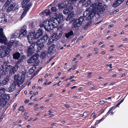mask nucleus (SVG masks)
Returning <instances> with one entry per match:
<instances>
[{
	"mask_svg": "<svg viewBox=\"0 0 128 128\" xmlns=\"http://www.w3.org/2000/svg\"><path fill=\"white\" fill-rule=\"evenodd\" d=\"M53 111V110L52 109H50L48 112H49L50 113L48 114L49 115H50L52 113V111Z\"/></svg>",
	"mask_w": 128,
	"mask_h": 128,
	"instance_id": "obj_56",
	"label": "nucleus"
},
{
	"mask_svg": "<svg viewBox=\"0 0 128 128\" xmlns=\"http://www.w3.org/2000/svg\"><path fill=\"white\" fill-rule=\"evenodd\" d=\"M105 118L103 117L102 118L100 119L99 120H98V121L99 122V123L100 122L102 121Z\"/></svg>",
	"mask_w": 128,
	"mask_h": 128,
	"instance_id": "obj_53",
	"label": "nucleus"
},
{
	"mask_svg": "<svg viewBox=\"0 0 128 128\" xmlns=\"http://www.w3.org/2000/svg\"><path fill=\"white\" fill-rule=\"evenodd\" d=\"M13 58L18 60L20 56V54L18 52H16L13 54Z\"/></svg>",
	"mask_w": 128,
	"mask_h": 128,
	"instance_id": "obj_23",
	"label": "nucleus"
},
{
	"mask_svg": "<svg viewBox=\"0 0 128 128\" xmlns=\"http://www.w3.org/2000/svg\"><path fill=\"white\" fill-rule=\"evenodd\" d=\"M55 45L53 44L48 49V52L50 53L52 52L54 48H55Z\"/></svg>",
	"mask_w": 128,
	"mask_h": 128,
	"instance_id": "obj_32",
	"label": "nucleus"
},
{
	"mask_svg": "<svg viewBox=\"0 0 128 128\" xmlns=\"http://www.w3.org/2000/svg\"><path fill=\"white\" fill-rule=\"evenodd\" d=\"M16 86V84L15 82H14L10 84V86L8 88V91L9 92H13V91L14 90Z\"/></svg>",
	"mask_w": 128,
	"mask_h": 128,
	"instance_id": "obj_13",
	"label": "nucleus"
},
{
	"mask_svg": "<svg viewBox=\"0 0 128 128\" xmlns=\"http://www.w3.org/2000/svg\"><path fill=\"white\" fill-rule=\"evenodd\" d=\"M91 116L93 118H94L96 117V115L94 113H93L91 115Z\"/></svg>",
	"mask_w": 128,
	"mask_h": 128,
	"instance_id": "obj_55",
	"label": "nucleus"
},
{
	"mask_svg": "<svg viewBox=\"0 0 128 128\" xmlns=\"http://www.w3.org/2000/svg\"><path fill=\"white\" fill-rule=\"evenodd\" d=\"M50 22V21H49L48 20L43 21L41 22L40 24V27H44L45 28V26H46L48 24H49Z\"/></svg>",
	"mask_w": 128,
	"mask_h": 128,
	"instance_id": "obj_16",
	"label": "nucleus"
},
{
	"mask_svg": "<svg viewBox=\"0 0 128 128\" xmlns=\"http://www.w3.org/2000/svg\"><path fill=\"white\" fill-rule=\"evenodd\" d=\"M36 25H35L34 23H31L30 24V28L31 29H32L33 30H34V29L36 28Z\"/></svg>",
	"mask_w": 128,
	"mask_h": 128,
	"instance_id": "obj_34",
	"label": "nucleus"
},
{
	"mask_svg": "<svg viewBox=\"0 0 128 128\" xmlns=\"http://www.w3.org/2000/svg\"><path fill=\"white\" fill-rule=\"evenodd\" d=\"M105 118L103 117L102 118L100 119L99 120H98V121L99 122V123L100 122L102 121Z\"/></svg>",
	"mask_w": 128,
	"mask_h": 128,
	"instance_id": "obj_54",
	"label": "nucleus"
},
{
	"mask_svg": "<svg viewBox=\"0 0 128 128\" xmlns=\"http://www.w3.org/2000/svg\"><path fill=\"white\" fill-rule=\"evenodd\" d=\"M12 0H8L5 3L4 5L5 6H7L12 2Z\"/></svg>",
	"mask_w": 128,
	"mask_h": 128,
	"instance_id": "obj_40",
	"label": "nucleus"
},
{
	"mask_svg": "<svg viewBox=\"0 0 128 128\" xmlns=\"http://www.w3.org/2000/svg\"><path fill=\"white\" fill-rule=\"evenodd\" d=\"M76 64L72 66V70H74L76 68Z\"/></svg>",
	"mask_w": 128,
	"mask_h": 128,
	"instance_id": "obj_51",
	"label": "nucleus"
},
{
	"mask_svg": "<svg viewBox=\"0 0 128 128\" xmlns=\"http://www.w3.org/2000/svg\"><path fill=\"white\" fill-rule=\"evenodd\" d=\"M35 69V67L33 66L29 70V72L30 74H32L34 71V70Z\"/></svg>",
	"mask_w": 128,
	"mask_h": 128,
	"instance_id": "obj_35",
	"label": "nucleus"
},
{
	"mask_svg": "<svg viewBox=\"0 0 128 128\" xmlns=\"http://www.w3.org/2000/svg\"><path fill=\"white\" fill-rule=\"evenodd\" d=\"M54 57H52L51 58H50L46 62V64H48L53 59Z\"/></svg>",
	"mask_w": 128,
	"mask_h": 128,
	"instance_id": "obj_46",
	"label": "nucleus"
},
{
	"mask_svg": "<svg viewBox=\"0 0 128 128\" xmlns=\"http://www.w3.org/2000/svg\"><path fill=\"white\" fill-rule=\"evenodd\" d=\"M73 14L71 13H70L68 14V16L66 19L67 20H69L70 18H71L72 17Z\"/></svg>",
	"mask_w": 128,
	"mask_h": 128,
	"instance_id": "obj_39",
	"label": "nucleus"
},
{
	"mask_svg": "<svg viewBox=\"0 0 128 128\" xmlns=\"http://www.w3.org/2000/svg\"><path fill=\"white\" fill-rule=\"evenodd\" d=\"M35 46V44L34 43L32 42V43H31L29 45V47H30V48H34V46Z\"/></svg>",
	"mask_w": 128,
	"mask_h": 128,
	"instance_id": "obj_42",
	"label": "nucleus"
},
{
	"mask_svg": "<svg viewBox=\"0 0 128 128\" xmlns=\"http://www.w3.org/2000/svg\"><path fill=\"white\" fill-rule=\"evenodd\" d=\"M0 43H6L7 38L3 32V29L0 28Z\"/></svg>",
	"mask_w": 128,
	"mask_h": 128,
	"instance_id": "obj_9",
	"label": "nucleus"
},
{
	"mask_svg": "<svg viewBox=\"0 0 128 128\" xmlns=\"http://www.w3.org/2000/svg\"><path fill=\"white\" fill-rule=\"evenodd\" d=\"M27 28V26L26 25L23 26L21 28L20 31L19 33V38H21L22 37L26 35L27 32L26 30Z\"/></svg>",
	"mask_w": 128,
	"mask_h": 128,
	"instance_id": "obj_7",
	"label": "nucleus"
},
{
	"mask_svg": "<svg viewBox=\"0 0 128 128\" xmlns=\"http://www.w3.org/2000/svg\"><path fill=\"white\" fill-rule=\"evenodd\" d=\"M106 102L105 101H101L100 102V104H103Z\"/></svg>",
	"mask_w": 128,
	"mask_h": 128,
	"instance_id": "obj_50",
	"label": "nucleus"
},
{
	"mask_svg": "<svg viewBox=\"0 0 128 128\" xmlns=\"http://www.w3.org/2000/svg\"><path fill=\"white\" fill-rule=\"evenodd\" d=\"M7 103V101L4 99L1 98L0 100V107H4Z\"/></svg>",
	"mask_w": 128,
	"mask_h": 128,
	"instance_id": "obj_18",
	"label": "nucleus"
},
{
	"mask_svg": "<svg viewBox=\"0 0 128 128\" xmlns=\"http://www.w3.org/2000/svg\"><path fill=\"white\" fill-rule=\"evenodd\" d=\"M30 0H23L22 2V7L23 8H29V10L30 7L32 6V4L31 3H30L28 4H27V3L29 2Z\"/></svg>",
	"mask_w": 128,
	"mask_h": 128,
	"instance_id": "obj_10",
	"label": "nucleus"
},
{
	"mask_svg": "<svg viewBox=\"0 0 128 128\" xmlns=\"http://www.w3.org/2000/svg\"><path fill=\"white\" fill-rule=\"evenodd\" d=\"M4 16V20L5 22H7L8 20L7 19H6V18Z\"/></svg>",
	"mask_w": 128,
	"mask_h": 128,
	"instance_id": "obj_59",
	"label": "nucleus"
},
{
	"mask_svg": "<svg viewBox=\"0 0 128 128\" xmlns=\"http://www.w3.org/2000/svg\"><path fill=\"white\" fill-rule=\"evenodd\" d=\"M57 35V34L56 33H54L53 34L51 37L50 38L53 41H56V37Z\"/></svg>",
	"mask_w": 128,
	"mask_h": 128,
	"instance_id": "obj_29",
	"label": "nucleus"
},
{
	"mask_svg": "<svg viewBox=\"0 0 128 128\" xmlns=\"http://www.w3.org/2000/svg\"><path fill=\"white\" fill-rule=\"evenodd\" d=\"M62 33L61 32H60L59 33L58 36H57L56 37V40H58L62 36Z\"/></svg>",
	"mask_w": 128,
	"mask_h": 128,
	"instance_id": "obj_41",
	"label": "nucleus"
},
{
	"mask_svg": "<svg viewBox=\"0 0 128 128\" xmlns=\"http://www.w3.org/2000/svg\"><path fill=\"white\" fill-rule=\"evenodd\" d=\"M74 76H71L69 79L70 80H71V79H72V78H74Z\"/></svg>",
	"mask_w": 128,
	"mask_h": 128,
	"instance_id": "obj_64",
	"label": "nucleus"
},
{
	"mask_svg": "<svg viewBox=\"0 0 128 128\" xmlns=\"http://www.w3.org/2000/svg\"><path fill=\"white\" fill-rule=\"evenodd\" d=\"M64 2V4H65V5H66V6H67L69 3V2L68 0H66Z\"/></svg>",
	"mask_w": 128,
	"mask_h": 128,
	"instance_id": "obj_47",
	"label": "nucleus"
},
{
	"mask_svg": "<svg viewBox=\"0 0 128 128\" xmlns=\"http://www.w3.org/2000/svg\"><path fill=\"white\" fill-rule=\"evenodd\" d=\"M72 6H70V8L65 9L63 11V13L65 14H67L68 12L70 11L73 9Z\"/></svg>",
	"mask_w": 128,
	"mask_h": 128,
	"instance_id": "obj_20",
	"label": "nucleus"
},
{
	"mask_svg": "<svg viewBox=\"0 0 128 128\" xmlns=\"http://www.w3.org/2000/svg\"><path fill=\"white\" fill-rule=\"evenodd\" d=\"M56 19L58 20V22H60V23L62 22L63 20L64 17L62 13H60L58 14Z\"/></svg>",
	"mask_w": 128,
	"mask_h": 128,
	"instance_id": "obj_15",
	"label": "nucleus"
},
{
	"mask_svg": "<svg viewBox=\"0 0 128 128\" xmlns=\"http://www.w3.org/2000/svg\"><path fill=\"white\" fill-rule=\"evenodd\" d=\"M45 29L48 31H50L51 30L53 29V28L51 26V25L50 23L49 24H48L45 26Z\"/></svg>",
	"mask_w": 128,
	"mask_h": 128,
	"instance_id": "obj_21",
	"label": "nucleus"
},
{
	"mask_svg": "<svg viewBox=\"0 0 128 128\" xmlns=\"http://www.w3.org/2000/svg\"><path fill=\"white\" fill-rule=\"evenodd\" d=\"M64 106L66 108H68L70 107V106L68 104H65Z\"/></svg>",
	"mask_w": 128,
	"mask_h": 128,
	"instance_id": "obj_57",
	"label": "nucleus"
},
{
	"mask_svg": "<svg viewBox=\"0 0 128 128\" xmlns=\"http://www.w3.org/2000/svg\"><path fill=\"white\" fill-rule=\"evenodd\" d=\"M87 116V113L86 112L84 113L82 116V117L83 118H85Z\"/></svg>",
	"mask_w": 128,
	"mask_h": 128,
	"instance_id": "obj_49",
	"label": "nucleus"
},
{
	"mask_svg": "<svg viewBox=\"0 0 128 128\" xmlns=\"http://www.w3.org/2000/svg\"><path fill=\"white\" fill-rule=\"evenodd\" d=\"M50 10L53 12H56L57 10L56 8L55 7H52Z\"/></svg>",
	"mask_w": 128,
	"mask_h": 128,
	"instance_id": "obj_44",
	"label": "nucleus"
},
{
	"mask_svg": "<svg viewBox=\"0 0 128 128\" xmlns=\"http://www.w3.org/2000/svg\"><path fill=\"white\" fill-rule=\"evenodd\" d=\"M91 2V0H88L86 3L84 4L83 6L85 7H86L89 5Z\"/></svg>",
	"mask_w": 128,
	"mask_h": 128,
	"instance_id": "obj_36",
	"label": "nucleus"
},
{
	"mask_svg": "<svg viewBox=\"0 0 128 128\" xmlns=\"http://www.w3.org/2000/svg\"><path fill=\"white\" fill-rule=\"evenodd\" d=\"M64 2H62L58 5V8L60 9H63L66 7V5H65Z\"/></svg>",
	"mask_w": 128,
	"mask_h": 128,
	"instance_id": "obj_30",
	"label": "nucleus"
},
{
	"mask_svg": "<svg viewBox=\"0 0 128 128\" xmlns=\"http://www.w3.org/2000/svg\"><path fill=\"white\" fill-rule=\"evenodd\" d=\"M34 52V50L28 49L27 53L28 56H30Z\"/></svg>",
	"mask_w": 128,
	"mask_h": 128,
	"instance_id": "obj_31",
	"label": "nucleus"
},
{
	"mask_svg": "<svg viewBox=\"0 0 128 128\" xmlns=\"http://www.w3.org/2000/svg\"><path fill=\"white\" fill-rule=\"evenodd\" d=\"M120 104L119 102L118 104L116 106H115V108H116Z\"/></svg>",
	"mask_w": 128,
	"mask_h": 128,
	"instance_id": "obj_63",
	"label": "nucleus"
},
{
	"mask_svg": "<svg viewBox=\"0 0 128 128\" xmlns=\"http://www.w3.org/2000/svg\"><path fill=\"white\" fill-rule=\"evenodd\" d=\"M6 46H0V58H3L6 56L10 52Z\"/></svg>",
	"mask_w": 128,
	"mask_h": 128,
	"instance_id": "obj_4",
	"label": "nucleus"
},
{
	"mask_svg": "<svg viewBox=\"0 0 128 128\" xmlns=\"http://www.w3.org/2000/svg\"><path fill=\"white\" fill-rule=\"evenodd\" d=\"M15 5V4L14 3L13 4H11L7 9L6 12H9L13 10Z\"/></svg>",
	"mask_w": 128,
	"mask_h": 128,
	"instance_id": "obj_19",
	"label": "nucleus"
},
{
	"mask_svg": "<svg viewBox=\"0 0 128 128\" xmlns=\"http://www.w3.org/2000/svg\"><path fill=\"white\" fill-rule=\"evenodd\" d=\"M46 52H42L41 54L40 57L42 58H45L46 55Z\"/></svg>",
	"mask_w": 128,
	"mask_h": 128,
	"instance_id": "obj_37",
	"label": "nucleus"
},
{
	"mask_svg": "<svg viewBox=\"0 0 128 128\" xmlns=\"http://www.w3.org/2000/svg\"><path fill=\"white\" fill-rule=\"evenodd\" d=\"M40 14L41 15L42 14H43L44 15L48 16L50 14V10L48 9H46L41 13Z\"/></svg>",
	"mask_w": 128,
	"mask_h": 128,
	"instance_id": "obj_25",
	"label": "nucleus"
},
{
	"mask_svg": "<svg viewBox=\"0 0 128 128\" xmlns=\"http://www.w3.org/2000/svg\"><path fill=\"white\" fill-rule=\"evenodd\" d=\"M5 89L4 88H3L0 89V94L2 96L4 95V93L5 92Z\"/></svg>",
	"mask_w": 128,
	"mask_h": 128,
	"instance_id": "obj_38",
	"label": "nucleus"
},
{
	"mask_svg": "<svg viewBox=\"0 0 128 128\" xmlns=\"http://www.w3.org/2000/svg\"><path fill=\"white\" fill-rule=\"evenodd\" d=\"M10 98V97L9 94H4L2 98L6 100V101H7V102L9 100Z\"/></svg>",
	"mask_w": 128,
	"mask_h": 128,
	"instance_id": "obj_26",
	"label": "nucleus"
},
{
	"mask_svg": "<svg viewBox=\"0 0 128 128\" xmlns=\"http://www.w3.org/2000/svg\"><path fill=\"white\" fill-rule=\"evenodd\" d=\"M23 106H21L19 108L18 110L19 111H21L23 109Z\"/></svg>",
	"mask_w": 128,
	"mask_h": 128,
	"instance_id": "obj_60",
	"label": "nucleus"
},
{
	"mask_svg": "<svg viewBox=\"0 0 128 128\" xmlns=\"http://www.w3.org/2000/svg\"><path fill=\"white\" fill-rule=\"evenodd\" d=\"M19 67L18 65H15L14 66H12L9 65L7 66V70L9 71L10 76L14 74L18 70Z\"/></svg>",
	"mask_w": 128,
	"mask_h": 128,
	"instance_id": "obj_5",
	"label": "nucleus"
},
{
	"mask_svg": "<svg viewBox=\"0 0 128 128\" xmlns=\"http://www.w3.org/2000/svg\"><path fill=\"white\" fill-rule=\"evenodd\" d=\"M32 33L30 36H27V39L29 43H31L32 42L33 39H35V38H34L33 36H32Z\"/></svg>",
	"mask_w": 128,
	"mask_h": 128,
	"instance_id": "obj_24",
	"label": "nucleus"
},
{
	"mask_svg": "<svg viewBox=\"0 0 128 128\" xmlns=\"http://www.w3.org/2000/svg\"><path fill=\"white\" fill-rule=\"evenodd\" d=\"M86 0H80L79 2L80 3L81 2L83 3V4H84V2H86Z\"/></svg>",
	"mask_w": 128,
	"mask_h": 128,
	"instance_id": "obj_58",
	"label": "nucleus"
},
{
	"mask_svg": "<svg viewBox=\"0 0 128 128\" xmlns=\"http://www.w3.org/2000/svg\"><path fill=\"white\" fill-rule=\"evenodd\" d=\"M22 59L23 58L22 57L21 58V59L16 62V65H17V64H20V62H22Z\"/></svg>",
	"mask_w": 128,
	"mask_h": 128,
	"instance_id": "obj_43",
	"label": "nucleus"
},
{
	"mask_svg": "<svg viewBox=\"0 0 128 128\" xmlns=\"http://www.w3.org/2000/svg\"><path fill=\"white\" fill-rule=\"evenodd\" d=\"M115 2L117 4H118V5L121 3H120V1H119L118 0H116Z\"/></svg>",
	"mask_w": 128,
	"mask_h": 128,
	"instance_id": "obj_61",
	"label": "nucleus"
},
{
	"mask_svg": "<svg viewBox=\"0 0 128 128\" xmlns=\"http://www.w3.org/2000/svg\"><path fill=\"white\" fill-rule=\"evenodd\" d=\"M38 57V55L37 54H34L28 60L27 62L28 64L35 62Z\"/></svg>",
	"mask_w": 128,
	"mask_h": 128,
	"instance_id": "obj_12",
	"label": "nucleus"
},
{
	"mask_svg": "<svg viewBox=\"0 0 128 128\" xmlns=\"http://www.w3.org/2000/svg\"><path fill=\"white\" fill-rule=\"evenodd\" d=\"M19 74L16 75L14 76V79L16 82H15L16 84L19 86L22 84L24 82V75L22 74L21 76H19Z\"/></svg>",
	"mask_w": 128,
	"mask_h": 128,
	"instance_id": "obj_3",
	"label": "nucleus"
},
{
	"mask_svg": "<svg viewBox=\"0 0 128 128\" xmlns=\"http://www.w3.org/2000/svg\"><path fill=\"white\" fill-rule=\"evenodd\" d=\"M18 8V6H16L15 8L14 9V10H13V11H16L17 10Z\"/></svg>",
	"mask_w": 128,
	"mask_h": 128,
	"instance_id": "obj_62",
	"label": "nucleus"
},
{
	"mask_svg": "<svg viewBox=\"0 0 128 128\" xmlns=\"http://www.w3.org/2000/svg\"><path fill=\"white\" fill-rule=\"evenodd\" d=\"M118 6V4H117L116 2H114L112 4V6L114 7H116L117 6Z\"/></svg>",
	"mask_w": 128,
	"mask_h": 128,
	"instance_id": "obj_48",
	"label": "nucleus"
},
{
	"mask_svg": "<svg viewBox=\"0 0 128 128\" xmlns=\"http://www.w3.org/2000/svg\"><path fill=\"white\" fill-rule=\"evenodd\" d=\"M48 37L47 35L43 36L39 40H37L36 42V45L38 46L37 51L38 52L43 49L44 47L45 44L47 42Z\"/></svg>",
	"mask_w": 128,
	"mask_h": 128,
	"instance_id": "obj_2",
	"label": "nucleus"
},
{
	"mask_svg": "<svg viewBox=\"0 0 128 128\" xmlns=\"http://www.w3.org/2000/svg\"><path fill=\"white\" fill-rule=\"evenodd\" d=\"M104 10L102 3L99 2L97 4L94 3L84 12L83 16L84 18L86 17V20H89L92 18L97 13L98 15L102 14Z\"/></svg>",
	"mask_w": 128,
	"mask_h": 128,
	"instance_id": "obj_1",
	"label": "nucleus"
},
{
	"mask_svg": "<svg viewBox=\"0 0 128 128\" xmlns=\"http://www.w3.org/2000/svg\"><path fill=\"white\" fill-rule=\"evenodd\" d=\"M14 40H11L12 41L9 43H7V40L6 43L5 44L4 43H2V44H4L6 45L5 46H7V48H6L8 50H9V51L10 52V48L12 46L14 42Z\"/></svg>",
	"mask_w": 128,
	"mask_h": 128,
	"instance_id": "obj_14",
	"label": "nucleus"
},
{
	"mask_svg": "<svg viewBox=\"0 0 128 128\" xmlns=\"http://www.w3.org/2000/svg\"><path fill=\"white\" fill-rule=\"evenodd\" d=\"M7 71H8V70H5V69H3L2 71L1 72V74L0 75V77L2 76H4L6 75L7 73Z\"/></svg>",
	"mask_w": 128,
	"mask_h": 128,
	"instance_id": "obj_33",
	"label": "nucleus"
},
{
	"mask_svg": "<svg viewBox=\"0 0 128 128\" xmlns=\"http://www.w3.org/2000/svg\"><path fill=\"white\" fill-rule=\"evenodd\" d=\"M84 20L83 17L82 16H80L73 23V27L76 28L80 27L82 24Z\"/></svg>",
	"mask_w": 128,
	"mask_h": 128,
	"instance_id": "obj_6",
	"label": "nucleus"
},
{
	"mask_svg": "<svg viewBox=\"0 0 128 128\" xmlns=\"http://www.w3.org/2000/svg\"><path fill=\"white\" fill-rule=\"evenodd\" d=\"M18 35V33L17 32H15L12 34L10 35V39L13 40V39H15L16 38Z\"/></svg>",
	"mask_w": 128,
	"mask_h": 128,
	"instance_id": "obj_28",
	"label": "nucleus"
},
{
	"mask_svg": "<svg viewBox=\"0 0 128 128\" xmlns=\"http://www.w3.org/2000/svg\"><path fill=\"white\" fill-rule=\"evenodd\" d=\"M28 8V7L24 8V10L21 16V20H22L24 18L26 14V12L29 10V8Z\"/></svg>",
	"mask_w": 128,
	"mask_h": 128,
	"instance_id": "obj_22",
	"label": "nucleus"
},
{
	"mask_svg": "<svg viewBox=\"0 0 128 128\" xmlns=\"http://www.w3.org/2000/svg\"><path fill=\"white\" fill-rule=\"evenodd\" d=\"M42 68L40 67L39 68L38 70L36 72V74H37L42 69Z\"/></svg>",
	"mask_w": 128,
	"mask_h": 128,
	"instance_id": "obj_52",
	"label": "nucleus"
},
{
	"mask_svg": "<svg viewBox=\"0 0 128 128\" xmlns=\"http://www.w3.org/2000/svg\"><path fill=\"white\" fill-rule=\"evenodd\" d=\"M74 33L73 31L70 30L68 33L65 34V37L67 38H68L70 36L72 35Z\"/></svg>",
	"mask_w": 128,
	"mask_h": 128,
	"instance_id": "obj_27",
	"label": "nucleus"
},
{
	"mask_svg": "<svg viewBox=\"0 0 128 128\" xmlns=\"http://www.w3.org/2000/svg\"><path fill=\"white\" fill-rule=\"evenodd\" d=\"M50 21V23L51 24V26L54 28H55L58 26L60 24V22H58L56 18H55L52 20Z\"/></svg>",
	"mask_w": 128,
	"mask_h": 128,
	"instance_id": "obj_11",
	"label": "nucleus"
},
{
	"mask_svg": "<svg viewBox=\"0 0 128 128\" xmlns=\"http://www.w3.org/2000/svg\"><path fill=\"white\" fill-rule=\"evenodd\" d=\"M9 65H10L9 64V63L8 60H4L3 62V64L1 66L2 68V69H5V70H7L6 67L8 66Z\"/></svg>",
	"mask_w": 128,
	"mask_h": 128,
	"instance_id": "obj_17",
	"label": "nucleus"
},
{
	"mask_svg": "<svg viewBox=\"0 0 128 128\" xmlns=\"http://www.w3.org/2000/svg\"><path fill=\"white\" fill-rule=\"evenodd\" d=\"M54 41L53 40H52L51 39H50V40H48V43L47 44L48 45H49L51 44L52 42Z\"/></svg>",
	"mask_w": 128,
	"mask_h": 128,
	"instance_id": "obj_45",
	"label": "nucleus"
},
{
	"mask_svg": "<svg viewBox=\"0 0 128 128\" xmlns=\"http://www.w3.org/2000/svg\"><path fill=\"white\" fill-rule=\"evenodd\" d=\"M44 32V31L42 29H39L36 32H32V36H33L35 39H37L42 36Z\"/></svg>",
	"mask_w": 128,
	"mask_h": 128,
	"instance_id": "obj_8",
	"label": "nucleus"
}]
</instances>
